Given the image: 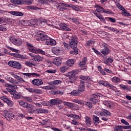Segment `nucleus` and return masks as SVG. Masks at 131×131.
I'll use <instances>...</instances> for the list:
<instances>
[{
  "mask_svg": "<svg viewBox=\"0 0 131 131\" xmlns=\"http://www.w3.org/2000/svg\"><path fill=\"white\" fill-rule=\"evenodd\" d=\"M70 48L73 51L70 52V54L72 55H77L78 54V50H77V45L78 43V37L75 35L68 36V37Z\"/></svg>",
  "mask_w": 131,
  "mask_h": 131,
  "instance_id": "nucleus-1",
  "label": "nucleus"
},
{
  "mask_svg": "<svg viewBox=\"0 0 131 131\" xmlns=\"http://www.w3.org/2000/svg\"><path fill=\"white\" fill-rule=\"evenodd\" d=\"M96 115L99 117H101V120L102 121L107 122L109 120V118L108 117H110L111 116V113L105 109L102 110L101 111H98Z\"/></svg>",
  "mask_w": 131,
  "mask_h": 131,
  "instance_id": "nucleus-2",
  "label": "nucleus"
},
{
  "mask_svg": "<svg viewBox=\"0 0 131 131\" xmlns=\"http://www.w3.org/2000/svg\"><path fill=\"white\" fill-rule=\"evenodd\" d=\"M85 83L83 80H80V84L78 86V89L77 90H73L71 93L72 96L75 97H77L79 96L81 93L85 91Z\"/></svg>",
  "mask_w": 131,
  "mask_h": 131,
  "instance_id": "nucleus-3",
  "label": "nucleus"
},
{
  "mask_svg": "<svg viewBox=\"0 0 131 131\" xmlns=\"http://www.w3.org/2000/svg\"><path fill=\"white\" fill-rule=\"evenodd\" d=\"M7 49H9V50H10V51L14 52L10 53V56L15 57V58H17V59H25V56H24V55H20V51L10 47H7Z\"/></svg>",
  "mask_w": 131,
  "mask_h": 131,
  "instance_id": "nucleus-4",
  "label": "nucleus"
},
{
  "mask_svg": "<svg viewBox=\"0 0 131 131\" xmlns=\"http://www.w3.org/2000/svg\"><path fill=\"white\" fill-rule=\"evenodd\" d=\"M62 83V81L61 80H55L52 81H50L48 82V84L49 85H52L51 86H46V90L48 91H50L51 90H55L56 87H55V85H58V84H61Z\"/></svg>",
  "mask_w": 131,
  "mask_h": 131,
  "instance_id": "nucleus-5",
  "label": "nucleus"
},
{
  "mask_svg": "<svg viewBox=\"0 0 131 131\" xmlns=\"http://www.w3.org/2000/svg\"><path fill=\"white\" fill-rule=\"evenodd\" d=\"M9 66L11 67H13V68H16V69L20 70L22 68V66H21V63L18 62L16 61H10L8 63Z\"/></svg>",
  "mask_w": 131,
  "mask_h": 131,
  "instance_id": "nucleus-6",
  "label": "nucleus"
},
{
  "mask_svg": "<svg viewBox=\"0 0 131 131\" xmlns=\"http://www.w3.org/2000/svg\"><path fill=\"white\" fill-rule=\"evenodd\" d=\"M20 106L23 107V108H26L27 109H31L30 111H29V113H32L33 111H32V108H33V106H32L31 104H28L27 102H25L24 101H20L19 102Z\"/></svg>",
  "mask_w": 131,
  "mask_h": 131,
  "instance_id": "nucleus-7",
  "label": "nucleus"
},
{
  "mask_svg": "<svg viewBox=\"0 0 131 131\" xmlns=\"http://www.w3.org/2000/svg\"><path fill=\"white\" fill-rule=\"evenodd\" d=\"M29 26L36 27V26H40L42 24V21L39 20L36 21L35 19H31L28 23Z\"/></svg>",
  "mask_w": 131,
  "mask_h": 131,
  "instance_id": "nucleus-8",
  "label": "nucleus"
},
{
  "mask_svg": "<svg viewBox=\"0 0 131 131\" xmlns=\"http://www.w3.org/2000/svg\"><path fill=\"white\" fill-rule=\"evenodd\" d=\"M31 83L33 84V85L39 86V85H42L43 84V81H42L41 79H34L32 80Z\"/></svg>",
  "mask_w": 131,
  "mask_h": 131,
  "instance_id": "nucleus-9",
  "label": "nucleus"
},
{
  "mask_svg": "<svg viewBox=\"0 0 131 131\" xmlns=\"http://www.w3.org/2000/svg\"><path fill=\"white\" fill-rule=\"evenodd\" d=\"M50 102L51 103V105L53 106H55L56 105H60V104H62V100L59 98L53 99L50 100Z\"/></svg>",
  "mask_w": 131,
  "mask_h": 131,
  "instance_id": "nucleus-10",
  "label": "nucleus"
},
{
  "mask_svg": "<svg viewBox=\"0 0 131 131\" xmlns=\"http://www.w3.org/2000/svg\"><path fill=\"white\" fill-rule=\"evenodd\" d=\"M23 75L29 77V78H30V77H34V76L35 77H39V76H40V74L36 73H23Z\"/></svg>",
  "mask_w": 131,
  "mask_h": 131,
  "instance_id": "nucleus-11",
  "label": "nucleus"
},
{
  "mask_svg": "<svg viewBox=\"0 0 131 131\" xmlns=\"http://www.w3.org/2000/svg\"><path fill=\"white\" fill-rule=\"evenodd\" d=\"M52 63L56 66H61V64H62V58L60 57H55L53 59Z\"/></svg>",
  "mask_w": 131,
  "mask_h": 131,
  "instance_id": "nucleus-12",
  "label": "nucleus"
},
{
  "mask_svg": "<svg viewBox=\"0 0 131 131\" xmlns=\"http://www.w3.org/2000/svg\"><path fill=\"white\" fill-rule=\"evenodd\" d=\"M90 101L93 103V104H97L99 102V97L98 95L96 94H92L91 96Z\"/></svg>",
  "mask_w": 131,
  "mask_h": 131,
  "instance_id": "nucleus-13",
  "label": "nucleus"
},
{
  "mask_svg": "<svg viewBox=\"0 0 131 131\" xmlns=\"http://www.w3.org/2000/svg\"><path fill=\"white\" fill-rule=\"evenodd\" d=\"M56 44L57 42L56 41V40L52 38L47 39H46L45 42V45H46L47 46H56Z\"/></svg>",
  "mask_w": 131,
  "mask_h": 131,
  "instance_id": "nucleus-14",
  "label": "nucleus"
},
{
  "mask_svg": "<svg viewBox=\"0 0 131 131\" xmlns=\"http://www.w3.org/2000/svg\"><path fill=\"white\" fill-rule=\"evenodd\" d=\"M38 37L39 40H41V41H45V40H47V38H48V35L45 34V33H39L38 34Z\"/></svg>",
  "mask_w": 131,
  "mask_h": 131,
  "instance_id": "nucleus-15",
  "label": "nucleus"
},
{
  "mask_svg": "<svg viewBox=\"0 0 131 131\" xmlns=\"http://www.w3.org/2000/svg\"><path fill=\"white\" fill-rule=\"evenodd\" d=\"M60 29L65 30L66 31H71V29L68 28V25L65 23H61L59 25Z\"/></svg>",
  "mask_w": 131,
  "mask_h": 131,
  "instance_id": "nucleus-16",
  "label": "nucleus"
},
{
  "mask_svg": "<svg viewBox=\"0 0 131 131\" xmlns=\"http://www.w3.org/2000/svg\"><path fill=\"white\" fill-rule=\"evenodd\" d=\"M62 52L61 48L58 46L54 47L52 49V53L55 55H59V54H60V52Z\"/></svg>",
  "mask_w": 131,
  "mask_h": 131,
  "instance_id": "nucleus-17",
  "label": "nucleus"
},
{
  "mask_svg": "<svg viewBox=\"0 0 131 131\" xmlns=\"http://www.w3.org/2000/svg\"><path fill=\"white\" fill-rule=\"evenodd\" d=\"M12 95H13L12 98L14 100H19V99L21 98V97L22 96L21 95V93H18V92H17V91L14 92V93H13V94H12Z\"/></svg>",
  "mask_w": 131,
  "mask_h": 131,
  "instance_id": "nucleus-18",
  "label": "nucleus"
},
{
  "mask_svg": "<svg viewBox=\"0 0 131 131\" xmlns=\"http://www.w3.org/2000/svg\"><path fill=\"white\" fill-rule=\"evenodd\" d=\"M62 103H63V105H64V106H68V107H70V108H71V109H72V108H73L74 107H75V103L66 102V101H64L63 100H62Z\"/></svg>",
  "mask_w": 131,
  "mask_h": 131,
  "instance_id": "nucleus-19",
  "label": "nucleus"
},
{
  "mask_svg": "<svg viewBox=\"0 0 131 131\" xmlns=\"http://www.w3.org/2000/svg\"><path fill=\"white\" fill-rule=\"evenodd\" d=\"M85 122L87 126H91L92 125V119L89 116H85L84 117Z\"/></svg>",
  "mask_w": 131,
  "mask_h": 131,
  "instance_id": "nucleus-20",
  "label": "nucleus"
},
{
  "mask_svg": "<svg viewBox=\"0 0 131 131\" xmlns=\"http://www.w3.org/2000/svg\"><path fill=\"white\" fill-rule=\"evenodd\" d=\"M33 52L34 54H41V55L46 54V52L45 51L38 48H36L35 50H33Z\"/></svg>",
  "mask_w": 131,
  "mask_h": 131,
  "instance_id": "nucleus-21",
  "label": "nucleus"
},
{
  "mask_svg": "<svg viewBox=\"0 0 131 131\" xmlns=\"http://www.w3.org/2000/svg\"><path fill=\"white\" fill-rule=\"evenodd\" d=\"M10 13L11 15H13V16H17L18 17H21V16H23V15H24L23 12L19 11H11Z\"/></svg>",
  "mask_w": 131,
  "mask_h": 131,
  "instance_id": "nucleus-22",
  "label": "nucleus"
},
{
  "mask_svg": "<svg viewBox=\"0 0 131 131\" xmlns=\"http://www.w3.org/2000/svg\"><path fill=\"white\" fill-rule=\"evenodd\" d=\"M53 0H38L39 4H42V5H48V4L53 3Z\"/></svg>",
  "mask_w": 131,
  "mask_h": 131,
  "instance_id": "nucleus-23",
  "label": "nucleus"
},
{
  "mask_svg": "<svg viewBox=\"0 0 131 131\" xmlns=\"http://www.w3.org/2000/svg\"><path fill=\"white\" fill-rule=\"evenodd\" d=\"M103 104L107 107H108L110 109H111V108H112L114 105L112 102L106 100L103 101Z\"/></svg>",
  "mask_w": 131,
  "mask_h": 131,
  "instance_id": "nucleus-24",
  "label": "nucleus"
},
{
  "mask_svg": "<svg viewBox=\"0 0 131 131\" xmlns=\"http://www.w3.org/2000/svg\"><path fill=\"white\" fill-rule=\"evenodd\" d=\"M86 62H88V58L86 57H84L79 62L78 65L80 67H83L85 66V64H86Z\"/></svg>",
  "mask_w": 131,
  "mask_h": 131,
  "instance_id": "nucleus-25",
  "label": "nucleus"
},
{
  "mask_svg": "<svg viewBox=\"0 0 131 131\" xmlns=\"http://www.w3.org/2000/svg\"><path fill=\"white\" fill-rule=\"evenodd\" d=\"M113 63V59L111 57H108L106 60H104L103 63L106 64L107 66H110V63Z\"/></svg>",
  "mask_w": 131,
  "mask_h": 131,
  "instance_id": "nucleus-26",
  "label": "nucleus"
},
{
  "mask_svg": "<svg viewBox=\"0 0 131 131\" xmlns=\"http://www.w3.org/2000/svg\"><path fill=\"white\" fill-rule=\"evenodd\" d=\"M110 53V50H109V48L107 47H105L103 49L101 50V54L102 55H104V56H106V55H108Z\"/></svg>",
  "mask_w": 131,
  "mask_h": 131,
  "instance_id": "nucleus-27",
  "label": "nucleus"
},
{
  "mask_svg": "<svg viewBox=\"0 0 131 131\" xmlns=\"http://www.w3.org/2000/svg\"><path fill=\"white\" fill-rule=\"evenodd\" d=\"M27 47H28V49H29L30 52H31V53H33V50H35V48L33 46V45L27 42H26Z\"/></svg>",
  "mask_w": 131,
  "mask_h": 131,
  "instance_id": "nucleus-28",
  "label": "nucleus"
},
{
  "mask_svg": "<svg viewBox=\"0 0 131 131\" xmlns=\"http://www.w3.org/2000/svg\"><path fill=\"white\" fill-rule=\"evenodd\" d=\"M121 89H123L124 91H131V86L121 84L119 85Z\"/></svg>",
  "mask_w": 131,
  "mask_h": 131,
  "instance_id": "nucleus-29",
  "label": "nucleus"
},
{
  "mask_svg": "<svg viewBox=\"0 0 131 131\" xmlns=\"http://www.w3.org/2000/svg\"><path fill=\"white\" fill-rule=\"evenodd\" d=\"M12 76L14 77V78H16V79H17V80H19L20 81V82H25V80L23 79L21 77L17 75L16 74H12Z\"/></svg>",
  "mask_w": 131,
  "mask_h": 131,
  "instance_id": "nucleus-30",
  "label": "nucleus"
},
{
  "mask_svg": "<svg viewBox=\"0 0 131 131\" xmlns=\"http://www.w3.org/2000/svg\"><path fill=\"white\" fill-rule=\"evenodd\" d=\"M79 78L80 79H81V80H84L85 81H89V80H91V77L89 76L80 75Z\"/></svg>",
  "mask_w": 131,
  "mask_h": 131,
  "instance_id": "nucleus-31",
  "label": "nucleus"
},
{
  "mask_svg": "<svg viewBox=\"0 0 131 131\" xmlns=\"http://www.w3.org/2000/svg\"><path fill=\"white\" fill-rule=\"evenodd\" d=\"M95 8H97L96 9V11L97 12H98V13H103L104 12V8H103V7L97 5L95 6Z\"/></svg>",
  "mask_w": 131,
  "mask_h": 131,
  "instance_id": "nucleus-32",
  "label": "nucleus"
},
{
  "mask_svg": "<svg viewBox=\"0 0 131 131\" xmlns=\"http://www.w3.org/2000/svg\"><path fill=\"white\" fill-rule=\"evenodd\" d=\"M112 80L115 84H118L120 82V78L116 76L113 77Z\"/></svg>",
  "mask_w": 131,
  "mask_h": 131,
  "instance_id": "nucleus-33",
  "label": "nucleus"
},
{
  "mask_svg": "<svg viewBox=\"0 0 131 131\" xmlns=\"http://www.w3.org/2000/svg\"><path fill=\"white\" fill-rule=\"evenodd\" d=\"M21 5H32L33 0H22Z\"/></svg>",
  "mask_w": 131,
  "mask_h": 131,
  "instance_id": "nucleus-34",
  "label": "nucleus"
},
{
  "mask_svg": "<svg viewBox=\"0 0 131 131\" xmlns=\"http://www.w3.org/2000/svg\"><path fill=\"white\" fill-rule=\"evenodd\" d=\"M33 59L34 61H37V62H40V61H42V60H43V58L38 55L34 56Z\"/></svg>",
  "mask_w": 131,
  "mask_h": 131,
  "instance_id": "nucleus-35",
  "label": "nucleus"
},
{
  "mask_svg": "<svg viewBox=\"0 0 131 131\" xmlns=\"http://www.w3.org/2000/svg\"><path fill=\"white\" fill-rule=\"evenodd\" d=\"M10 3L14 5H22V0H10Z\"/></svg>",
  "mask_w": 131,
  "mask_h": 131,
  "instance_id": "nucleus-36",
  "label": "nucleus"
},
{
  "mask_svg": "<svg viewBox=\"0 0 131 131\" xmlns=\"http://www.w3.org/2000/svg\"><path fill=\"white\" fill-rule=\"evenodd\" d=\"M5 79H6V80H7V81H9L10 83H14L15 82V80H14L13 78L9 76L5 77Z\"/></svg>",
  "mask_w": 131,
  "mask_h": 131,
  "instance_id": "nucleus-37",
  "label": "nucleus"
},
{
  "mask_svg": "<svg viewBox=\"0 0 131 131\" xmlns=\"http://www.w3.org/2000/svg\"><path fill=\"white\" fill-rule=\"evenodd\" d=\"M98 83L100 85H104V86H107L108 85V82L104 80H100L98 82Z\"/></svg>",
  "mask_w": 131,
  "mask_h": 131,
  "instance_id": "nucleus-38",
  "label": "nucleus"
},
{
  "mask_svg": "<svg viewBox=\"0 0 131 131\" xmlns=\"http://www.w3.org/2000/svg\"><path fill=\"white\" fill-rule=\"evenodd\" d=\"M93 120L95 123H100V118L96 115L93 116Z\"/></svg>",
  "mask_w": 131,
  "mask_h": 131,
  "instance_id": "nucleus-39",
  "label": "nucleus"
},
{
  "mask_svg": "<svg viewBox=\"0 0 131 131\" xmlns=\"http://www.w3.org/2000/svg\"><path fill=\"white\" fill-rule=\"evenodd\" d=\"M27 10H32L33 11H36V10H39V8L34 6H29L27 7Z\"/></svg>",
  "mask_w": 131,
  "mask_h": 131,
  "instance_id": "nucleus-40",
  "label": "nucleus"
},
{
  "mask_svg": "<svg viewBox=\"0 0 131 131\" xmlns=\"http://www.w3.org/2000/svg\"><path fill=\"white\" fill-rule=\"evenodd\" d=\"M105 19L107 20L108 21H110V22H112V23H115V22H116V19L113 17H105Z\"/></svg>",
  "mask_w": 131,
  "mask_h": 131,
  "instance_id": "nucleus-41",
  "label": "nucleus"
},
{
  "mask_svg": "<svg viewBox=\"0 0 131 131\" xmlns=\"http://www.w3.org/2000/svg\"><path fill=\"white\" fill-rule=\"evenodd\" d=\"M14 45L15 46H21L22 45V39L20 38L16 39Z\"/></svg>",
  "mask_w": 131,
  "mask_h": 131,
  "instance_id": "nucleus-42",
  "label": "nucleus"
},
{
  "mask_svg": "<svg viewBox=\"0 0 131 131\" xmlns=\"http://www.w3.org/2000/svg\"><path fill=\"white\" fill-rule=\"evenodd\" d=\"M67 70H68V68H67L66 66H62L60 68V72L61 73H65Z\"/></svg>",
  "mask_w": 131,
  "mask_h": 131,
  "instance_id": "nucleus-43",
  "label": "nucleus"
},
{
  "mask_svg": "<svg viewBox=\"0 0 131 131\" xmlns=\"http://www.w3.org/2000/svg\"><path fill=\"white\" fill-rule=\"evenodd\" d=\"M38 113H44V114H48L49 113V111L48 110L41 109L39 108L37 111Z\"/></svg>",
  "mask_w": 131,
  "mask_h": 131,
  "instance_id": "nucleus-44",
  "label": "nucleus"
},
{
  "mask_svg": "<svg viewBox=\"0 0 131 131\" xmlns=\"http://www.w3.org/2000/svg\"><path fill=\"white\" fill-rule=\"evenodd\" d=\"M104 28H107V29L108 30H110V31H112L113 32H115V31H117V32H119V30H116L114 28H112V27H108V26H105V27H104Z\"/></svg>",
  "mask_w": 131,
  "mask_h": 131,
  "instance_id": "nucleus-45",
  "label": "nucleus"
},
{
  "mask_svg": "<svg viewBox=\"0 0 131 131\" xmlns=\"http://www.w3.org/2000/svg\"><path fill=\"white\" fill-rule=\"evenodd\" d=\"M122 15H123V16L125 17H131V14L125 9L123 11Z\"/></svg>",
  "mask_w": 131,
  "mask_h": 131,
  "instance_id": "nucleus-46",
  "label": "nucleus"
},
{
  "mask_svg": "<svg viewBox=\"0 0 131 131\" xmlns=\"http://www.w3.org/2000/svg\"><path fill=\"white\" fill-rule=\"evenodd\" d=\"M68 66H72L74 64V59H69L67 61Z\"/></svg>",
  "mask_w": 131,
  "mask_h": 131,
  "instance_id": "nucleus-47",
  "label": "nucleus"
},
{
  "mask_svg": "<svg viewBox=\"0 0 131 131\" xmlns=\"http://www.w3.org/2000/svg\"><path fill=\"white\" fill-rule=\"evenodd\" d=\"M57 10H59V11H65V10H66V7L60 5H58L57 6Z\"/></svg>",
  "mask_w": 131,
  "mask_h": 131,
  "instance_id": "nucleus-48",
  "label": "nucleus"
},
{
  "mask_svg": "<svg viewBox=\"0 0 131 131\" xmlns=\"http://www.w3.org/2000/svg\"><path fill=\"white\" fill-rule=\"evenodd\" d=\"M25 65L26 66H28V67H33V66H35V63H32L30 61H26L25 62Z\"/></svg>",
  "mask_w": 131,
  "mask_h": 131,
  "instance_id": "nucleus-49",
  "label": "nucleus"
},
{
  "mask_svg": "<svg viewBox=\"0 0 131 131\" xmlns=\"http://www.w3.org/2000/svg\"><path fill=\"white\" fill-rule=\"evenodd\" d=\"M104 14H108V15H114V12L109 11V9H104L103 12Z\"/></svg>",
  "mask_w": 131,
  "mask_h": 131,
  "instance_id": "nucleus-50",
  "label": "nucleus"
},
{
  "mask_svg": "<svg viewBox=\"0 0 131 131\" xmlns=\"http://www.w3.org/2000/svg\"><path fill=\"white\" fill-rule=\"evenodd\" d=\"M9 39L10 42H12V43H13V45H14L16 39L15 38V37H14V36L11 35V36H10Z\"/></svg>",
  "mask_w": 131,
  "mask_h": 131,
  "instance_id": "nucleus-51",
  "label": "nucleus"
},
{
  "mask_svg": "<svg viewBox=\"0 0 131 131\" xmlns=\"http://www.w3.org/2000/svg\"><path fill=\"white\" fill-rule=\"evenodd\" d=\"M23 99L24 100H26V101L29 102L30 103H31V102H32V97L30 96H24L23 97Z\"/></svg>",
  "mask_w": 131,
  "mask_h": 131,
  "instance_id": "nucleus-52",
  "label": "nucleus"
},
{
  "mask_svg": "<svg viewBox=\"0 0 131 131\" xmlns=\"http://www.w3.org/2000/svg\"><path fill=\"white\" fill-rule=\"evenodd\" d=\"M72 21L73 23L77 24V23H79V18H78V17H74L72 18Z\"/></svg>",
  "mask_w": 131,
  "mask_h": 131,
  "instance_id": "nucleus-53",
  "label": "nucleus"
},
{
  "mask_svg": "<svg viewBox=\"0 0 131 131\" xmlns=\"http://www.w3.org/2000/svg\"><path fill=\"white\" fill-rule=\"evenodd\" d=\"M4 116L7 119V120H10L11 119V116L9 114V112H7L4 114Z\"/></svg>",
  "mask_w": 131,
  "mask_h": 131,
  "instance_id": "nucleus-54",
  "label": "nucleus"
},
{
  "mask_svg": "<svg viewBox=\"0 0 131 131\" xmlns=\"http://www.w3.org/2000/svg\"><path fill=\"white\" fill-rule=\"evenodd\" d=\"M1 99L2 100V101H4L5 103H7L9 100V98H8V97L5 95L2 96L1 97Z\"/></svg>",
  "mask_w": 131,
  "mask_h": 131,
  "instance_id": "nucleus-55",
  "label": "nucleus"
},
{
  "mask_svg": "<svg viewBox=\"0 0 131 131\" xmlns=\"http://www.w3.org/2000/svg\"><path fill=\"white\" fill-rule=\"evenodd\" d=\"M116 6L117 8L121 10V11H124L125 9L124 8L123 6H122L121 5H120V3H118L116 4Z\"/></svg>",
  "mask_w": 131,
  "mask_h": 131,
  "instance_id": "nucleus-56",
  "label": "nucleus"
},
{
  "mask_svg": "<svg viewBox=\"0 0 131 131\" xmlns=\"http://www.w3.org/2000/svg\"><path fill=\"white\" fill-rule=\"evenodd\" d=\"M67 76L70 77V78H73V77H74V76H75L73 71H72L71 72H69L67 74Z\"/></svg>",
  "mask_w": 131,
  "mask_h": 131,
  "instance_id": "nucleus-57",
  "label": "nucleus"
},
{
  "mask_svg": "<svg viewBox=\"0 0 131 131\" xmlns=\"http://www.w3.org/2000/svg\"><path fill=\"white\" fill-rule=\"evenodd\" d=\"M97 18H98V19H99L101 22H105V19L101 14H99L98 15H97Z\"/></svg>",
  "mask_w": 131,
  "mask_h": 131,
  "instance_id": "nucleus-58",
  "label": "nucleus"
},
{
  "mask_svg": "<svg viewBox=\"0 0 131 131\" xmlns=\"http://www.w3.org/2000/svg\"><path fill=\"white\" fill-rule=\"evenodd\" d=\"M85 105L86 106H87V107H88V108H93V102H92V101H89L86 102Z\"/></svg>",
  "mask_w": 131,
  "mask_h": 131,
  "instance_id": "nucleus-59",
  "label": "nucleus"
},
{
  "mask_svg": "<svg viewBox=\"0 0 131 131\" xmlns=\"http://www.w3.org/2000/svg\"><path fill=\"white\" fill-rule=\"evenodd\" d=\"M34 94H42V90L40 89H34Z\"/></svg>",
  "mask_w": 131,
  "mask_h": 131,
  "instance_id": "nucleus-60",
  "label": "nucleus"
},
{
  "mask_svg": "<svg viewBox=\"0 0 131 131\" xmlns=\"http://www.w3.org/2000/svg\"><path fill=\"white\" fill-rule=\"evenodd\" d=\"M6 104L9 106V107H12L14 105V102L12 101H11L10 99L6 102Z\"/></svg>",
  "mask_w": 131,
  "mask_h": 131,
  "instance_id": "nucleus-61",
  "label": "nucleus"
},
{
  "mask_svg": "<svg viewBox=\"0 0 131 131\" xmlns=\"http://www.w3.org/2000/svg\"><path fill=\"white\" fill-rule=\"evenodd\" d=\"M115 131H122V127L121 126H117L114 128Z\"/></svg>",
  "mask_w": 131,
  "mask_h": 131,
  "instance_id": "nucleus-62",
  "label": "nucleus"
},
{
  "mask_svg": "<svg viewBox=\"0 0 131 131\" xmlns=\"http://www.w3.org/2000/svg\"><path fill=\"white\" fill-rule=\"evenodd\" d=\"M6 91H7V92L10 93V95H13L14 94V93L15 92H16V90L10 89L9 88H6Z\"/></svg>",
  "mask_w": 131,
  "mask_h": 131,
  "instance_id": "nucleus-63",
  "label": "nucleus"
},
{
  "mask_svg": "<svg viewBox=\"0 0 131 131\" xmlns=\"http://www.w3.org/2000/svg\"><path fill=\"white\" fill-rule=\"evenodd\" d=\"M126 61L129 64L130 66H131V57L128 56L127 58H126Z\"/></svg>",
  "mask_w": 131,
  "mask_h": 131,
  "instance_id": "nucleus-64",
  "label": "nucleus"
}]
</instances>
